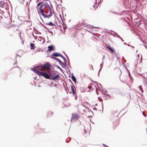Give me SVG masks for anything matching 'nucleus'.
I'll return each instance as SVG.
<instances>
[{
	"label": "nucleus",
	"instance_id": "obj_14",
	"mask_svg": "<svg viewBox=\"0 0 147 147\" xmlns=\"http://www.w3.org/2000/svg\"><path fill=\"white\" fill-rule=\"evenodd\" d=\"M71 78L75 82H76V80L75 76H72L71 77Z\"/></svg>",
	"mask_w": 147,
	"mask_h": 147
},
{
	"label": "nucleus",
	"instance_id": "obj_12",
	"mask_svg": "<svg viewBox=\"0 0 147 147\" xmlns=\"http://www.w3.org/2000/svg\"><path fill=\"white\" fill-rule=\"evenodd\" d=\"M46 24L47 25L51 26H55V25L51 22H50L49 23H46Z\"/></svg>",
	"mask_w": 147,
	"mask_h": 147
},
{
	"label": "nucleus",
	"instance_id": "obj_19",
	"mask_svg": "<svg viewBox=\"0 0 147 147\" xmlns=\"http://www.w3.org/2000/svg\"><path fill=\"white\" fill-rule=\"evenodd\" d=\"M57 68H58V69H59L60 70H62V69L60 68V67L59 66H58L57 65Z\"/></svg>",
	"mask_w": 147,
	"mask_h": 147
},
{
	"label": "nucleus",
	"instance_id": "obj_4",
	"mask_svg": "<svg viewBox=\"0 0 147 147\" xmlns=\"http://www.w3.org/2000/svg\"><path fill=\"white\" fill-rule=\"evenodd\" d=\"M79 116L75 114H72V116L71 118V120L72 121V120L74 119H78L79 118Z\"/></svg>",
	"mask_w": 147,
	"mask_h": 147
},
{
	"label": "nucleus",
	"instance_id": "obj_10",
	"mask_svg": "<svg viewBox=\"0 0 147 147\" xmlns=\"http://www.w3.org/2000/svg\"><path fill=\"white\" fill-rule=\"evenodd\" d=\"M71 92H70V93H72V94L74 95L75 94V91L74 89V87L73 86H71Z\"/></svg>",
	"mask_w": 147,
	"mask_h": 147
},
{
	"label": "nucleus",
	"instance_id": "obj_7",
	"mask_svg": "<svg viewBox=\"0 0 147 147\" xmlns=\"http://www.w3.org/2000/svg\"><path fill=\"white\" fill-rule=\"evenodd\" d=\"M60 77V75L59 74H57L55 76H53V78H51V79L53 80H55L59 78Z\"/></svg>",
	"mask_w": 147,
	"mask_h": 147
},
{
	"label": "nucleus",
	"instance_id": "obj_5",
	"mask_svg": "<svg viewBox=\"0 0 147 147\" xmlns=\"http://www.w3.org/2000/svg\"><path fill=\"white\" fill-rule=\"evenodd\" d=\"M47 6L48 7V9L50 10V13L49 15H50L51 16V15H52L53 12V7L51 6Z\"/></svg>",
	"mask_w": 147,
	"mask_h": 147
},
{
	"label": "nucleus",
	"instance_id": "obj_9",
	"mask_svg": "<svg viewBox=\"0 0 147 147\" xmlns=\"http://www.w3.org/2000/svg\"><path fill=\"white\" fill-rule=\"evenodd\" d=\"M53 55L55 57H58V56H61V57H62V56L61 55V54L60 53L59 54L58 53H56L54 52V53L53 54Z\"/></svg>",
	"mask_w": 147,
	"mask_h": 147
},
{
	"label": "nucleus",
	"instance_id": "obj_21",
	"mask_svg": "<svg viewBox=\"0 0 147 147\" xmlns=\"http://www.w3.org/2000/svg\"><path fill=\"white\" fill-rule=\"evenodd\" d=\"M142 113H143V115H144V116H145V117H146V115H145L144 113V112H142Z\"/></svg>",
	"mask_w": 147,
	"mask_h": 147
},
{
	"label": "nucleus",
	"instance_id": "obj_17",
	"mask_svg": "<svg viewBox=\"0 0 147 147\" xmlns=\"http://www.w3.org/2000/svg\"><path fill=\"white\" fill-rule=\"evenodd\" d=\"M54 59H55L57 60L59 62H62L59 59H58L57 58L55 57L54 58Z\"/></svg>",
	"mask_w": 147,
	"mask_h": 147
},
{
	"label": "nucleus",
	"instance_id": "obj_13",
	"mask_svg": "<svg viewBox=\"0 0 147 147\" xmlns=\"http://www.w3.org/2000/svg\"><path fill=\"white\" fill-rule=\"evenodd\" d=\"M48 48L49 49L48 51L51 50L53 49V47L52 46H50L48 47Z\"/></svg>",
	"mask_w": 147,
	"mask_h": 147
},
{
	"label": "nucleus",
	"instance_id": "obj_18",
	"mask_svg": "<svg viewBox=\"0 0 147 147\" xmlns=\"http://www.w3.org/2000/svg\"><path fill=\"white\" fill-rule=\"evenodd\" d=\"M53 113L52 112H49V113H48V115H53Z\"/></svg>",
	"mask_w": 147,
	"mask_h": 147
},
{
	"label": "nucleus",
	"instance_id": "obj_3",
	"mask_svg": "<svg viewBox=\"0 0 147 147\" xmlns=\"http://www.w3.org/2000/svg\"><path fill=\"white\" fill-rule=\"evenodd\" d=\"M50 65H49V63H47L46 64L44 65H43L41 66H38L36 67H38V68L41 71H44L45 69H46L47 70H49L50 69Z\"/></svg>",
	"mask_w": 147,
	"mask_h": 147
},
{
	"label": "nucleus",
	"instance_id": "obj_24",
	"mask_svg": "<svg viewBox=\"0 0 147 147\" xmlns=\"http://www.w3.org/2000/svg\"><path fill=\"white\" fill-rule=\"evenodd\" d=\"M63 27V28H67V27H65H65Z\"/></svg>",
	"mask_w": 147,
	"mask_h": 147
},
{
	"label": "nucleus",
	"instance_id": "obj_15",
	"mask_svg": "<svg viewBox=\"0 0 147 147\" xmlns=\"http://www.w3.org/2000/svg\"><path fill=\"white\" fill-rule=\"evenodd\" d=\"M98 6V4H97V3H96L95 4V5L94 6V9H96L97 8Z\"/></svg>",
	"mask_w": 147,
	"mask_h": 147
},
{
	"label": "nucleus",
	"instance_id": "obj_16",
	"mask_svg": "<svg viewBox=\"0 0 147 147\" xmlns=\"http://www.w3.org/2000/svg\"><path fill=\"white\" fill-rule=\"evenodd\" d=\"M139 89H140V90L142 92H143V89H142V86H139Z\"/></svg>",
	"mask_w": 147,
	"mask_h": 147
},
{
	"label": "nucleus",
	"instance_id": "obj_20",
	"mask_svg": "<svg viewBox=\"0 0 147 147\" xmlns=\"http://www.w3.org/2000/svg\"><path fill=\"white\" fill-rule=\"evenodd\" d=\"M88 88L89 89H91V88H92V86H88Z\"/></svg>",
	"mask_w": 147,
	"mask_h": 147
},
{
	"label": "nucleus",
	"instance_id": "obj_8",
	"mask_svg": "<svg viewBox=\"0 0 147 147\" xmlns=\"http://www.w3.org/2000/svg\"><path fill=\"white\" fill-rule=\"evenodd\" d=\"M5 4L4 2L0 1V7H5Z\"/></svg>",
	"mask_w": 147,
	"mask_h": 147
},
{
	"label": "nucleus",
	"instance_id": "obj_22",
	"mask_svg": "<svg viewBox=\"0 0 147 147\" xmlns=\"http://www.w3.org/2000/svg\"><path fill=\"white\" fill-rule=\"evenodd\" d=\"M45 14H47V15H48V14H47V11H45Z\"/></svg>",
	"mask_w": 147,
	"mask_h": 147
},
{
	"label": "nucleus",
	"instance_id": "obj_25",
	"mask_svg": "<svg viewBox=\"0 0 147 147\" xmlns=\"http://www.w3.org/2000/svg\"><path fill=\"white\" fill-rule=\"evenodd\" d=\"M82 24H83V23H82V24H81V25H82Z\"/></svg>",
	"mask_w": 147,
	"mask_h": 147
},
{
	"label": "nucleus",
	"instance_id": "obj_1",
	"mask_svg": "<svg viewBox=\"0 0 147 147\" xmlns=\"http://www.w3.org/2000/svg\"><path fill=\"white\" fill-rule=\"evenodd\" d=\"M46 1H44L43 2L39 3L37 6V11L39 15H42L44 18H50L51 16L50 15H47V14H45L44 9L46 6H47V4L46 2Z\"/></svg>",
	"mask_w": 147,
	"mask_h": 147
},
{
	"label": "nucleus",
	"instance_id": "obj_23",
	"mask_svg": "<svg viewBox=\"0 0 147 147\" xmlns=\"http://www.w3.org/2000/svg\"><path fill=\"white\" fill-rule=\"evenodd\" d=\"M76 26H78V27L80 26V25L77 24V25Z\"/></svg>",
	"mask_w": 147,
	"mask_h": 147
},
{
	"label": "nucleus",
	"instance_id": "obj_2",
	"mask_svg": "<svg viewBox=\"0 0 147 147\" xmlns=\"http://www.w3.org/2000/svg\"><path fill=\"white\" fill-rule=\"evenodd\" d=\"M38 75L41 76H44L45 78L49 79L50 78L49 75L46 73L45 72H42L39 70L40 69L38 67H35L34 68L32 69Z\"/></svg>",
	"mask_w": 147,
	"mask_h": 147
},
{
	"label": "nucleus",
	"instance_id": "obj_6",
	"mask_svg": "<svg viewBox=\"0 0 147 147\" xmlns=\"http://www.w3.org/2000/svg\"><path fill=\"white\" fill-rule=\"evenodd\" d=\"M106 47L110 51H111V53H114L115 52V49H112L110 46H106Z\"/></svg>",
	"mask_w": 147,
	"mask_h": 147
},
{
	"label": "nucleus",
	"instance_id": "obj_11",
	"mask_svg": "<svg viewBox=\"0 0 147 147\" xmlns=\"http://www.w3.org/2000/svg\"><path fill=\"white\" fill-rule=\"evenodd\" d=\"M30 45L31 46L30 49H33L35 47V45L33 43H31L30 44Z\"/></svg>",
	"mask_w": 147,
	"mask_h": 147
}]
</instances>
